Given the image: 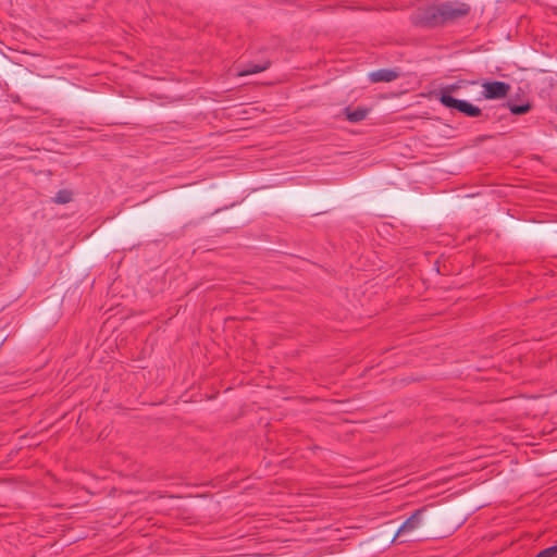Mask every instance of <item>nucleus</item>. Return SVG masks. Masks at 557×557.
<instances>
[{"label":"nucleus","mask_w":557,"mask_h":557,"mask_svg":"<svg viewBox=\"0 0 557 557\" xmlns=\"http://www.w3.org/2000/svg\"><path fill=\"white\" fill-rule=\"evenodd\" d=\"M471 7L461 1H445L417 9L410 16L413 25L437 28L453 24L469 15Z\"/></svg>","instance_id":"f257e3e1"},{"label":"nucleus","mask_w":557,"mask_h":557,"mask_svg":"<svg viewBox=\"0 0 557 557\" xmlns=\"http://www.w3.org/2000/svg\"><path fill=\"white\" fill-rule=\"evenodd\" d=\"M479 84L482 86V91L479 99L498 100L508 96L511 86L506 82L481 79Z\"/></svg>","instance_id":"f03ea898"},{"label":"nucleus","mask_w":557,"mask_h":557,"mask_svg":"<svg viewBox=\"0 0 557 557\" xmlns=\"http://www.w3.org/2000/svg\"><path fill=\"white\" fill-rule=\"evenodd\" d=\"M443 106L469 117H478L482 115V110L479 107L466 100L457 99L454 96H444Z\"/></svg>","instance_id":"7ed1b4c3"},{"label":"nucleus","mask_w":557,"mask_h":557,"mask_svg":"<svg viewBox=\"0 0 557 557\" xmlns=\"http://www.w3.org/2000/svg\"><path fill=\"white\" fill-rule=\"evenodd\" d=\"M425 512L426 508L421 507L417 509L409 518H407L395 533L393 542L396 541L397 537L408 535L418 530L423 524V516Z\"/></svg>","instance_id":"20e7f679"},{"label":"nucleus","mask_w":557,"mask_h":557,"mask_svg":"<svg viewBox=\"0 0 557 557\" xmlns=\"http://www.w3.org/2000/svg\"><path fill=\"white\" fill-rule=\"evenodd\" d=\"M479 81H467V79H459L453 84H448L446 86H443L437 91V99L443 106L444 96H453L454 94H457L459 89L467 88L472 85H478Z\"/></svg>","instance_id":"39448f33"},{"label":"nucleus","mask_w":557,"mask_h":557,"mask_svg":"<svg viewBox=\"0 0 557 557\" xmlns=\"http://www.w3.org/2000/svg\"><path fill=\"white\" fill-rule=\"evenodd\" d=\"M399 76H400V73L398 70L380 69V70L371 72L369 74V79L372 83H381V82L389 83V82L397 79Z\"/></svg>","instance_id":"423d86ee"},{"label":"nucleus","mask_w":557,"mask_h":557,"mask_svg":"<svg viewBox=\"0 0 557 557\" xmlns=\"http://www.w3.org/2000/svg\"><path fill=\"white\" fill-rule=\"evenodd\" d=\"M369 111V109L363 107H358L356 109H350L349 107L345 108L346 119L351 123L363 121L368 116Z\"/></svg>","instance_id":"0eeeda50"},{"label":"nucleus","mask_w":557,"mask_h":557,"mask_svg":"<svg viewBox=\"0 0 557 557\" xmlns=\"http://www.w3.org/2000/svg\"><path fill=\"white\" fill-rule=\"evenodd\" d=\"M269 67H270V62L269 61H265L263 63H252V62H250V63L246 64L245 69H243L239 72V75L240 76H246V75H250V74L260 73V72L265 71Z\"/></svg>","instance_id":"6e6552de"},{"label":"nucleus","mask_w":557,"mask_h":557,"mask_svg":"<svg viewBox=\"0 0 557 557\" xmlns=\"http://www.w3.org/2000/svg\"><path fill=\"white\" fill-rule=\"evenodd\" d=\"M507 108L513 115H522L528 113L531 110V104L529 102H524L521 104H518L513 101V99H509L506 103Z\"/></svg>","instance_id":"1a4fd4ad"},{"label":"nucleus","mask_w":557,"mask_h":557,"mask_svg":"<svg viewBox=\"0 0 557 557\" xmlns=\"http://www.w3.org/2000/svg\"><path fill=\"white\" fill-rule=\"evenodd\" d=\"M72 199H73V193L71 190L61 189L54 195V197L52 198V201L54 203L65 205V203H69L70 201H72Z\"/></svg>","instance_id":"9d476101"},{"label":"nucleus","mask_w":557,"mask_h":557,"mask_svg":"<svg viewBox=\"0 0 557 557\" xmlns=\"http://www.w3.org/2000/svg\"><path fill=\"white\" fill-rule=\"evenodd\" d=\"M535 557H557V545L541 550Z\"/></svg>","instance_id":"9b49d317"},{"label":"nucleus","mask_w":557,"mask_h":557,"mask_svg":"<svg viewBox=\"0 0 557 557\" xmlns=\"http://www.w3.org/2000/svg\"><path fill=\"white\" fill-rule=\"evenodd\" d=\"M409 541H412V540L411 539H405L401 542H409Z\"/></svg>","instance_id":"f8f14e48"}]
</instances>
